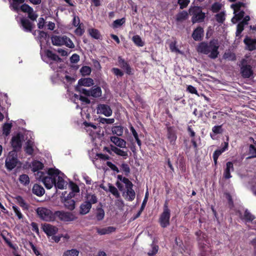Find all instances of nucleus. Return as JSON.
Masks as SVG:
<instances>
[{"label": "nucleus", "instance_id": "nucleus-1", "mask_svg": "<svg viewBox=\"0 0 256 256\" xmlns=\"http://www.w3.org/2000/svg\"><path fill=\"white\" fill-rule=\"evenodd\" d=\"M218 42V40L213 39L210 41L208 43L205 42H200L197 48V51L198 52L209 54V57L212 59H215L218 57L219 52Z\"/></svg>", "mask_w": 256, "mask_h": 256}, {"label": "nucleus", "instance_id": "nucleus-2", "mask_svg": "<svg viewBox=\"0 0 256 256\" xmlns=\"http://www.w3.org/2000/svg\"><path fill=\"white\" fill-rule=\"evenodd\" d=\"M60 172L58 169L50 168L47 173L44 172H38L36 174V178L42 180L47 189H50L54 185L56 180V176Z\"/></svg>", "mask_w": 256, "mask_h": 256}, {"label": "nucleus", "instance_id": "nucleus-3", "mask_svg": "<svg viewBox=\"0 0 256 256\" xmlns=\"http://www.w3.org/2000/svg\"><path fill=\"white\" fill-rule=\"evenodd\" d=\"M196 236V240L198 242V246L200 251L201 256H214L212 254V249L207 244L208 239L206 235L198 230L195 232Z\"/></svg>", "mask_w": 256, "mask_h": 256}, {"label": "nucleus", "instance_id": "nucleus-4", "mask_svg": "<svg viewBox=\"0 0 256 256\" xmlns=\"http://www.w3.org/2000/svg\"><path fill=\"white\" fill-rule=\"evenodd\" d=\"M170 210L168 208V200H166L163 206V211L160 214L158 222L162 228H166L170 224Z\"/></svg>", "mask_w": 256, "mask_h": 256}, {"label": "nucleus", "instance_id": "nucleus-5", "mask_svg": "<svg viewBox=\"0 0 256 256\" xmlns=\"http://www.w3.org/2000/svg\"><path fill=\"white\" fill-rule=\"evenodd\" d=\"M189 14L192 16V22L193 24L202 22L206 18L205 13L202 12L200 6H194L189 9Z\"/></svg>", "mask_w": 256, "mask_h": 256}, {"label": "nucleus", "instance_id": "nucleus-6", "mask_svg": "<svg viewBox=\"0 0 256 256\" xmlns=\"http://www.w3.org/2000/svg\"><path fill=\"white\" fill-rule=\"evenodd\" d=\"M76 219V217L72 212L64 210L54 212V221L60 220L63 222H70Z\"/></svg>", "mask_w": 256, "mask_h": 256}, {"label": "nucleus", "instance_id": "nucleus-7", "mask_svg": "<svg viewBox=\"0 0 256 256\" xmlns=\"http://www.w3.org/2000/svg\"><path fill=\"white\" fill-rule=\"evenodd\" d=\"M36 212L38 216L42 220L46 222L54 221V212L46 208H38Z\"/></svg>", "mask_w": 256, "mask_h": 256}, {"label": "nucleus", "instance_id": "nucleus-8", "mask_svg": "<svg viewBox=\"0 0 256 256\" xmlns=\"http://www.w3.org/2000/svg\"><path fill=\"white\" fill-rule=\"evenodd\" d=\"M18 162L17 154L10 152L5 161L6 168L8 170H12L16 166Z\"/></svg>", "mask_w": 256, "mask_h": 256}, {"label": "nucleus", "instance_id": "nucleus-9", "mask_svg": "<svg viewBox=\"0 0 256 256\" xmlns=\"http://www.w3.org/2000/svg\"><path fill=\"white\" fill-rule=\"evenodd\" d=\"M10 143L13 148V152L16 153L17 152L19 151L22 146L20 134H18L16 136H12Z\"/></svg>", "mask_w": 256, "mask_h": 256}, {"label": "nucleus", "instance_id": "nucleus-10", "mask_svg": "<svg viewBox=\"0 0 256 256\" xmlns=\"http://www.w3.org/2000/svg\"><path fill=\"white\" fill-rule=\"evenodd\" d=\"M240 218L244 220L245 222H252V224L254 222L252 221L256 218V216L252 214L248 209H246L244 214L242 215V212L240 210H238L237 212ZM255 221H254V222ZM254 229V225H252Z\"/></svg>", "mask_w": 256, "mask_h": 256}, {"label": "nucleus", "instance_id": "nucleus-11", "mask_svg": "<svg viewBox=\"0 0 256 256\" xmlns=\"http://www.w3.org/2000/svg\"><path fill=\"white\" fill-rule=\"evenodd\" d=\"M118 60L119 66L125 70L126 74L128 75L133 74L132 69L128 62L126 61L121 56H118Z\"/></svg>", "mask_w": 256, "mask_h": 256}, {"label": "nucleus", "instance_id": "nucleus-12", "mask_svg": "<svg viewBox=\"0 0 256 256\" xmlns=\"http://www.w3.org/2000/svg\"><path fill=\"white\" fill-rule=\"evenodd\" d=\"M20 24L22 30L26 32H32L34 28V24L26 18L20 19Z\"/></svg>", "mask_w": 256, "mask_h": 256}, {"label": "nucleus", "instance_id": "nucleus-13", "mask_svg": "<svg viewBox=\"0 0 256 256\" xmlns=\"http://www.w3.org/2000/svg\"><path fill=\"white\" fill-rule=\"evenodd\" d=\"M43 231L48 236L56 234L58 232L56 226L51 225L49 224H44L42 226Z\"/></svg>", "mask_w": 256, "mask_h": 256}, {"label": "nucleus", "instance_id": "nucleus-14", "mask_svg": "<svg viewBox=\"0 0 256 256\" xmlns=\"http://www.w3.org/2000/svg\"><path fill=\"white\" fill-rule=\"evenodd\" d=\"M133 184L132 182L126 186V199L130 202L132 201L136 196V193L133 190Z\"/></svg>", "mask_w": 256, "mask_h": 256}, {"label": "nucleus", "instance_id": "nucleus-15", "mask_svg": "<svg viewBox=\"0 0 256 256\" xmlns=\"http://www.w3.org/2000/svg\"><path fill=\"white\" fill-rule=\"evenodd\" d=\"M204 34L203 28L199 26L194 30L192 36L195 41H200L204 37Z\"/></svg>", "mask_w": 256, "mask_h": 256}, {"label": "nucleus", "instance_id": "nucleus-16", "mask_svg": "<svg viewBox=\"0 0 256 256\" xmlns=\"http://www.w3.org/2000/svg\"><path fill=\"white\" fill-rule=\"evenodd\" d=\"M242 75L244 78H250L254 74L252 66L249 64L242 66L241 68Z\"/></svg>", "mask_w": 256, "mask_h": 256}, {"label": "nucleus", "instance_id": "nucleus-17", "mask_svg": "<svg viewBox=\"0 0 256 256\" xmlns=\"http://www.w3.org/2000/svg\"><path fill=\"white\" fill-rule=\"evenodd\" d=\"M167 138L171 144H174L177 138L175 128L173 126H168L167 128Z\"/></svg>", "mask_w": 256, "mask_h": 256}, {"label": "nucleus", "instance_id": "nucleus-18", "mask_svg": "<svg viewBox=\"0 0 256 256\" xmlns=\"http://www.w3.org/2000/svg\"><path fill=\"white\" fill-rule=\"evenodd\" d=\"M230 171H234L233 163L232 162H228L226 164V168L224 170L223 177L225 179H229L232 177Z\"/></svg>", "mask_w": 256, "mask_h": 256}, {"label": "nucleus", "instance_id": "nucleus-19", "mask_svg": "<svg viewBox=\"0 0 256 256\" xmlns=\"http://www.w3.org/2000/svg\"><path fill=\"white\" fill-rule=\"evenodd\" d=\"M110 141L116 146L120 148H126V142L121 138L116 136H112L110 138Z\"/></svg>", "mask_w": 256, "mask_h": 256}, {"label": "nucleus", "instance_id": "nucleus-20", "mask_svg": "<svg viewBox=\"0 0 256 256\" xmlns=\"http://www.w3.org/2000/svg\"><path fill=\"white\" fill-rule=\"evenodd\" d=\"M244 43L248 46V48L250 51H252L256 49V40L252 39L248 36H246L244 40Z\"/></svg>", "mask_w": 256, "mask_h": 256}, {"label": "nucleus", "instance_id": "nucleus-21", "mask_svg": "<svg viewBox=\"0 0 256 256\" xmlns=\"http://www.w3.org/2000/svg\"><path fill=\"white\" fill-rule=\"evenodd\" d=\"M92 208L91 205L89 202H84L80 206V214L85 215L88 214Z\"/></svg>", "mask_w": 256, "mask_h": 256}, {"label": "nucleus", "instance_id": "nucleus-22", "mask_svg": "<svg viewBox=\"0 0 256 256\" xmlns=\"http://www.w3.org/2000/svg\"><path fill=\"white\" fill-rule=\"evenodd\" d=\"M102 91L101 88L97 86H92L90 89V96H92L94 98H99L102 96Z\"/></svg>", "mask_w": 256, "mask_h": 256}, {"label": "nucleus", "instance_id": "nucleus-23", "mask_svg": "<svg viewBox=\"0 0 256 256\" xmlns=\"http://www.w3.org/2000/svg\"><path fill=\"white\" fill-rule=\"evenodd\" d=\"M32 192L34 194H36L38 196H41L44 195L45 192L44 189V188L37 184L34 185L32 188Z\"/></svg>", "mask_w": 256, "mask_h": 256}, {"label": "nucleus", "instance_id": "nucleus-24", "mask_svg": "<svg viewBox=\"0 0 256 256\" xmlns=\"http://www.w3.org/2000/svg\"><path fill=\"white\" fill-rule=\"evenodd\" d=\"M228 142H224V146L220 149L216 150L212 155L213 159L218 158L219 156L224 152L228 149Z\"/></svg>", "mask_w": 256, "mask_h": 256}, {"label": "nucleus", "instance_id": "nucleus-25", "mask_svg": "<svg viewBox=\"0 0 256 256\" xmlns=\"http://www.w3.org/2000/svg\"><path fill=\"white\" fill-rule=\"evenodd\" d=\"M64 36H54L52 37V42L54 46H61L64 45Z\"/></svg>", "mask_w": 256, "mask_h": 256}, {"label": "nucleus", "instance_id": "nucleus-26", "mask_svg": "<svg viewBox=\"0 0 256 256\" xmlns=\"http://www.w3.org/2000/svg\"><path fill=\"white\" fill-rule=\"evenodd\" d=\"M44 168V164L39 160H34L32 162V170L34 172H40Z\"/></svg>", "mask_w": 256, "mask_h": 256}, {"label": "nucleus", "instance_id": "nucleus-27", "mask_svg": "<svg viewBox=\"0 0 256 256\" xmlns=\"http://www.w3.org/2000/svg\"><path fill=\"white\" fill-rule=\"evenodd\" d=\"M78 84L80 86H90L94 84V80L92 78H82L78 81Z\"/></svg>", "mask_w": 256, "mask_h": 256}, {"label": "nucleus", "instance_id": "nucleus-28", "mask_svg": "<svg viewBox=\"0 0 256 256\" xmlns=\"http://www.w3.org/2000/svg\"><path fill=\"white\" fill-rule=\"evenodd\" d=\"M111 150L116 154L122 156L124 159L126 158L128 156V154L127 152L124 151L123 150L117 148L114 146L111 145Z\"/></svg>", "mask_w": 256, "mask_h": 256}, {"label": "nucleus", "instance_id": "nucleus-29", "mask_svg": "<svg viewBox=\"0 0 256 256\" xmlns=\"http://www.w3.org/2000/svg\"><path fill=\"white\" fill-rule=\"evenodd\" d=\"M16 200L18 205L22 208L24 210H28L29 206L27 204L22 196H18L16 197Z\"/></svg>", "mask_w": 256, "mask_h": 256}, {"label": "nucleus", "instance_id": "nucleus-30", "mask_svg": "<svg viewBox=\"0 0 256 256\" xmlns=\"http://www.w3.org/2000/svg\"><path fill=\"white\" fill-rule=\"evenodd\" d=\"M66 182L64 179L59 174L56 176V180L55 182L54 186L56 188L60 190H63L65 186Z\"/></svg>", "mask_w": 256, "mask_h": 256}, {"label": "nucleus", "instance_id": "nucleus-31", "mask_svg": "<svg viewBox=\"0 0 256 256\" xmlns=\"http://www.w3.org/2000/svg\"><path fill=\"white\" fill-rule=\"evenodd\" d=\"M46 54L48 58H50L54 61H56V62H61L62 60L56 54L54 53L50 50H47L46 52Z\"/></svg>", "mask_w": 256, "mask_h": 256}, {"label": "nucleus", "instance_id": "nucleus-32", "mask_svg": "<svg viewBox=\"0 0 256 256\" xmlns=\"http://www.w3.org/2000/svg\"><path fill=\"white\" fill-rule=\"evenodd\" d=\"M66 208L72 210L75 208L76 202L72 198H66L64 202Z\"/></svg>", "mask_w": 256, "mask_h": 256}, {"label": "nucleus", "instance_id": "nucleus-33", "mask_svg": "<svg viewBox=\"0 0 256 256\" xmlns=\"http://www.w3.org/2000/svg\"><path fill=\"white\" fill-rule=\"evenodd\" d=\"M112 132L114 134L117 136H122L124 132V128L121 126H114L112 129Z\"/></svg>", "mask_w": 256, "mask_h": 256}, {"label": "nucleus", "instance_id": "nucleus-34", "mask_svg": "<svg viewBox=\"0 0 256 256\" xmlns=\"http://www.w3.org/2000/svg\"><path fill=\"white\" fill-rule=\"evenodd\" d=\"M188 13L185 10L178 12L176 16V20L178 22H182L187 18Z\"/></svg>", "mask_w": 256, "mask_h": 256}, {"label": "nucleus", "instance_id": "nucleus-35", "mask_svg": "<svg viewBox=\"0 0 256 256\" xmlns=\"http://www.w3.org/2000/svg\"><path fill=\"white\" fill-rule=\"evenodd\" d=\"M97 112H112V110L108 105L100 104L97 107Z\"/></svg>", "mask_w": 256, "mask_h": 256}, {"label": "nucleus", "instance_id": "nucleus-36", "mask_svg": "<svg viewBox=\"0 0 256 256\" xmlns=\"http://www.w3.org/2000/svg\"><path fill=\"white\" fill-rule=\"evenodd\" d=\"M132 40L134 44L138 46H143L144 44L141 38L138 35H135L132 36Z\"/></svg>", "mask_w": 256, "mask_h": 256}, {"label": "nucleus", "instance_id": "nucleus-37", "mask_svg": "<svg viewBox=\"0 0 256 256\" xmlns=\"http://www.w3.org/2000/svg\"><path fill=\"white\" fill-rule=\"evenodd\" d=\"M245 5L246 4L242 2H238L232 4L230 7L234 10V14H236L240 10L241 7H244Z\"/></svg>", "mask_w": 256, "mask_h": 256}, {"label": "nucleus", "instance_id": "nucleus-38", "mask_svg": "<svg viewBox=\"0 0 256 256\" xmlns=\"http://www.w3.org/2000/svg\"><path fill=\"white\" fill-rule=\"evenodd\" d=\"M19 181L22 184L26 186L30 183V178L28 175L26 174H22L20 176Z\"/></svg>", "mask_w": 256, "mask_h": 256}, {"label": "nucleus", "instance_id": "nucleus-39", "mask_svg": "<svg viewBox=\"0 0 256 256\" xmlns=\"http://www.w3.org/2000/svg\"><path fill=\"white\" fill-rule=\"evenodd\" d=\"M12 128V124L5 123L2 126V133L6 136L10 134V130Z\"/></svg>", "mask_w": 256, "mask_h": 256}, {"label": "nucleus", "instance_id": "nucleus-40", "mask_svg": "<svg viewBox=\"0 0 256 256\" xmlns=\"http://www.w3.org/2000/svg\"><path fill=\"white\" fill-rule=\"evenodd\" d=\"M79 254V251L76 249L72 248L70 250H66L62 256H78Z\"/></svg>", "mask_w": 256, "mask_h": 256}, {"label": "nucleus", "instance_id": "nucleus-41", "mask_svg": "<svg viewBox=\"0 0 256 256\" xmlns=\"http://www.w3.org/2000/svg\"><path fill=\"white\" fill-rule=\"evenodd\" d=\"M87 200L86 202H89L91 206L92 204H96L98 202V198L95 194H88L86 196Z\"/></svg>", "mask_w": 256, "mask_h": 256}, {"label": "nucleus", "instance_id": "nucleus-42", "mask_svg": "<svg viewBox=\"0 0 256 256\" xmlns=\"http://www.w3.org/2000/svg\"><path fill=\"white\" fill-rule=\"evenodd\" d=\"M89 33L90 36L96 40L100 39L101 36L99 31L95 28H92L89 30Z\"/></svg>", "mask_w": 256, "mask_h": 256}, {"label": "nucleus", "instance_id": "nucleus-43", "mask_svg": "<svg viewBox=\"0 0 256 256\" xmlns=\"http://www.w3.org/2000/svg\"><path fill=\"white\" fill-rule=\"evenodd\" d=\"M26 152L28 155H32L34 152V148H32V144L30 140H28L26 142V146L25 148Z\"/></svg>", "mask_w": 256, "mask_h": 256}, {"label": "nucleus", "instance_id": "nucleus-44", "mask_svg": "<svg viewBox=\"0 0 256 256\" xmlns=\"http://www.w3.org/2000/svg\"><path fill=\"white\" fill-rule=\"evenodd\" d=\"M216 20L217 22L220 24H222L225 20V14L224 12H221L218 14H217L215 16Z\"/></svg>", "mask_w": 256, "mask_h": 256}, {"label": "nucleus", "instance_id": "nucleus-45", "mask_svg": "<svg viewBox=\"0 0 256 256\" xmlns=\"http://www.w3.org/2000/svg\"><path fill=\"white\" fill-rule=\"evenodd\" d=\"M64 45H65L66 46L70 48H74V44L73 43L72 41L67 36H64Z\"/></svg>", "mask_w": 256, "mask_h": 256}, {"label": "nucleus", "instance_id": "nucleus-46", "mask_svg": "<svg viewBox=\"0 0 256 256\" xmlns=\"http://www.w3.org/2000/svg\"><path fill=\"white\" fill-rule=\"evenodd\" d=\"M109 191L116 196V198L120 197V193L118 192L117 188L112 186V184H108Z\"/></svg>", "mask_w": 256, "mask_h": 256}, {"label": "nucleus", "instance_id": "nucleus-47", "mask_svg": "<svg viewBox=\"0 0 256 256\" xmlns=\"http://www.w3.org/2000/svg\"><path fill=\"white\" fill-rule=\"evenodd\" d=\"M91 71V68L88 66H83L80 70V72L83 76L90 75Z\"/></svg>", "mask_w": 256, "mask_h": 256}, {"label": "nucleus", "instance_id": "nucleus-48", "mask_svg": "<svg viewBox=\"0 0 256 256\" xmlns=\"http://www.w3.org/2000/svg\"><path fill=\"white\" fill-rule=\"evenodd\" d=\"M122 170L124 172L126 176H128L130 172V169L128 164L122 163L120 166Z\"/></svg>", "mask_w": 256, "mask_h": 256}, {"label": "nucleus", "instance_id": "nucleus-49", "mask_svg": "<svg viewBox=\"0 0 256 256\" xmlns=\"http://www.w3.org/2000/svg\"><path fill=\"white\" fill-rule=\"evenodd\" d=\"M221 8L222 4L218 2H214L211 7L212 11L214 13L218 12Z\"/></svg>", "mask_w": 256, "mask_h": 256}, {"label": "nucleus", "instance_id": "nucleus-50", "mask_svg": "<svg viewBox=\"0 0 256 256\" xmlns=\"http://www.w3.org/2000/svg\"><path fill=\"white\" fill-rule=\"evenodd\" d=\"M126 22V18H122L120 19H118L115 20L113 22V26L114 28H118L122 26Z\"/></svg>", "mask_w": 256, "mask_h": 256}, {"label": "nucleus", "instance_id": "nucleus-51", "mask_svg": "<svg viewBox=\"0 0 256 256\" xmlns=\"http://www.w3.org/2000/svg\"><path fill=\"white\" fill-rule=\"evenodd\" d=\"M12 209L19 220L22 219L24 216L20 211V209L16 206H12Z\"/></svg>", "mask_w": 256, "mask_h": 256}, {"label": "nucleus", "instance_id": "nucleus-52", "mask_svg": "<svg viewBox=\"0 0 256 256\" xmlns=\"http://www.w3.org/2000/svg\"><path fill=\"white\" fill-rule=\"evenodd\" d=\"M100 120L99 122L102 124H112L114 122V118H99Z\"/></svg>", "mask_w": 256, "mask_h": 256}, {"label": "nucleus", "instance_id": "nucleus-53", "mask_svg": "<svg viewBox=\"0 0 256 256\" xmlns=\"http://www.w3.org/2000/svg\"><path fill=\"white\" fill-rule=\"evenodd\" d=\"M152 250H150L148 252V254L149 256H153L155 255L158 252V246L155 244L152 245Z\"/></svg>", "mask_w": 256, "mask_h": 256}, {"label": "nucleus", "instance_id": "nucleus-54", "mask_svg": "<svg viewBox=\"0 0 256 256\" xmlns=\"http://www.w3.org/2000/svg\"><path fill=\"white\" fill-rule=\"evenodd\" d=\"M249 154L250 156L248 158H256V148L253 144L250 146Z\"/></svg>", "mask_w": 256, "mask_h": 256}, {"label": "nucleus", "instance_id": "nucleus-55", "mask_svg": "<svg viewBox=\"0 0 256 256\" xmlns=\"http://www.w3.org/2000/svg\"><path fill=\"white\" fill-rule=\"evenodd\" d=\"M146 203V197H144V198L143 200V202L142 203L141 206H140V210H139V211L138 212V213L134 216V219L137 218L140 216V215L142 214V212L143 211V210L145 207Z\"/></svg>", "mask_w": 256, "mask_h": 256}, {"label": "nucleus", "instance_id": "nucleus-56", "mask_svg": "<svg viewBox=\"0 0 256 256\" xmlns=\"http://www.w3.org/2000/svg\"><path fill=\"white\" fill-rule=\"evenodd\" d=\"M104 216V212L102 208H99L98 209V212L96 215V218L98 220H102Z\"/></svg>", "mask_w": 256, "mask_h": 256}, {"label": "nucleus", "instance_id": "nucleus-57", "mask_svg": "<svg viewBox=\"0 0 256 256\" xmlns=\"http://www.w3.org/2000/svg\"><path fill=\"white\" fill-rule=\"evenodd\" d=\"M32 9L31 6L26 4H24L20 6V10L24 12L28 13L30 11H32Z\"/></svg>", "mask_w": 256, "mask_h": 256}, {"label": "nucleus", "instance_id": "nucleus-58", "mask_svg": "<svg viewBox=\"0 0 256 256\" xmlns=\"http://www.w3.org/2000/svg\"><path fill=\"white\" fill-rule=\"evenodd\" d=\"M27 14L28 15V18L33 22L36 20L38 17V15L34 12V9Z\"/></svg>", "mask_w": 256, "mask_h": 256}, {"label": "nucleus", "instance_id": "nucleus-59", "mask_svg": "<svg viewBox=\"0 0 256 256\" xmlns=\"http://www.w3.org/2000/svg\"><path fill=\"white\" fill-rule=\"evenodd\" d=\"M74 97L76 98H78L79 97V100L84 104H90V100L84 96H80L77 94H74Z\"/></svg>", "mask_w": 256, "mask_h": 256}, {"label": "nucleus", "instance_id": "nucleus-60", "mask_svg": "<svg viewBox=\"0 0 256 256\" xmlns=\"http://www.w3.org/2000/svg\"><path fill=\"white\" fill-rule=\"evenodd\" d=\"M212 132L215 134H220L222 132L223 130L222 126H215L212 128Z\"/></svg>", "mask_w": 256, "mask_h": 256}, {"label": "nucleus", "instance_id": "nucleus-61", "mask_svg": "<svg viewBox=\"0 0 256 256\" xmlns=\"http://www.w3.org/2000/svg\"><path fill=\"white\" fill-rule=\"evenodd\" d=\"M178 3L179 4L180 6V9H184L186 8L190 3V0H178Z\"/></svg>", "mask_w": 256, "mask_h": 256}, {"label": "nucleus", "instance_id": "nucleus-62", "mask_svg": "<svg viewBox=\"0 0 256 256\" xmlns=\"http://www.w3.org/2000/svg\"><path fill=\"white\" fill-rule=\"evenodd\" d=\"M112 72L116 76H122L124 74V72H122V70H121L120 69H119L118 68H114L112 69Z\"/></svg>", "mask_w": 256, "mask_h": 256}, {"label": "nucleus", "instance_id": "nucleus-63", "mask_svg": "<svg viewBox=\"0 0 256 256\" xmlns=\"http://www.w3.org/2000/svg\"><path fill=\"white\" fill-rule=\"evenodd\" d=\"M106 164L112 170L118 173L120 172V170L114 164H113L112 162L108 161L106 162Z\"/></svg>", "mask_w": 256, "mask_h": 256}, {"label": "nucleus", "instance_id": "nucleus-64", "mask_svg": "<svg viewBox=\"0 0 256 256\" xmlns=\"http://www.w3.org/2000/svg\"><path fill=\"white\" fill-rule=\"evenodd\" d=\"M244 29V26L242 23H238L236 26V36H238L240 34Z\"/></svg>", "mask_w": 256, "mask_h": 256}]
</instances>
